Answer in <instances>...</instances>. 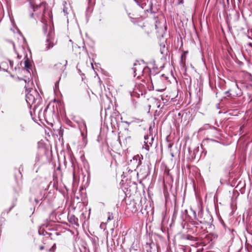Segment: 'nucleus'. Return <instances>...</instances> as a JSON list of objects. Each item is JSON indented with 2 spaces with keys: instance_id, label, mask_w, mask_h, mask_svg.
<instances>
[{
  "instance_id": "obj_3",
  "label": "nucleus",
  "mask_w": 252,
  "mask_h": 252,
  "mask_svg": "<svg viewBox=\"0 0 252 252\" xmlns=\"http://www.w3.org/2000/svg\"><path fill=\"white\" fill-rule=\"evenodd\" d=\"M54 32L50 29L49 31L47 38L46 39V48L47 49H49L52 48L54 45Z\"/></svg>"
},
{
  "instance_id": "obj_12",
  "label": "nucleus",
  "mask_w": 252,
  "mask_h": 252,
  "mask_svg": "<svg viewBox=\"0 0 252 252\" xmlns=\"http://www.w3.org/2000/svg\"><path fill=\"white\" fill-rule=\"evenodd\" d=\"M32 64L30 60L28 58H26V60L25 61V67L28 69L30 68Z\"/></svg>"
},
{
  "instance_id": "obj_10",
  "label": "nucleus",
  "mask_w": 252,
  "mask_h": 252,
  "mask_svg": "<svg viewBox=\"0 0 252 252\" xmlns=\"http://www.w3.org/2000/svg\"><path fill=\"white\" fill-rule=\"evenodd\" d=\"M186 53L187 52H184L181 56V64L182 65L183 67L186 66Z\"/></svg>"
},
{
  "instance_id": "obj_17",
  "label": "nucleus",
  "mask_w": 252,
  "mask_h": 252,
  "mask_svg": "<svg viewBox=\"0 0 252 252\" xmlns=\"http://www.w3.org/2000/svg\"><path fill=\"white\" fill-rule=\"evenodd\" d=\"M132 211L135 212L137 211V209L136 208H135L134 209V210H132Z\"/></svg>"
},
{
  "instance_id": "obj_9",
  "label": "nucleus",
  "mask_w": 252,
  "mask_h": 252,
  "mask_svg": "<svg viewBox=\"0 0 252 252\" xmlns=\"http://www.w3.org/2000/svg\"><path fill=\"white\" fill-rule=\"evenodd\" d=\"M15 129L18 133H21L25 131V127L22 124H17Z\"/></svg>"
},
{
  "instance_id": "obj_14",
  "label": "nucleus",
  "mask_w": 252,
  "mask_h": 252,
  "mask_svg": "<svg viewBox=\"0 0 252 252\" xmlns=\"http://www.w3.org/2000/svg\"><path fill=\"white\" fill-rule=\"evenodd\" d=\"M113 219V216L112 213H107V221L111 220Z\"/></svg>"
},
{
  "instance_id": "obj_11",
  "label": "nucleus",
  "mask_w": 252,
  "mask_h": 252,
  "mask_svg": "<svg viewBox=\"0 0 252 252\" xmlns=\"http://www.w3.org/2000/svg\"><path fill=\"white\" fill-rule=\"evenodd\" d=\"M165 89V87L163 86L162 87H159L158 85L157 84H155V90L158 92H162L164 91Z\"/></svg>"
},
{
  "instance_id": "obj_6",
  "label": "nucleus",
  "mask_w": 252,
  "mask_h": 252,
  "mask_svg": "<svg viewBox=\"0 0 252 252\" xmlns=\"http://www.w3.org/2000/svg\"><path fill=\"white\" fill-rule=\"evenodd\" d=\"M144 137L145 140L147 141H144V145L143 146V148L146 149L147 151H149L150 150V147L152 146L154 139L152 137L150 141H149L148 137L146 138V136H145Z\"/></svg>"
},
{
  "instance_id": "obj_4",
  "label": "nucleus",
  "mask_w": 252,
  "mask_h": 252,
  "mask_svg": "<svg viewBox=\"0 0 252 252\" xmlns=\"http://www.w3.org/2000/svg\"><path fill=\"white\" fill-rule=\"evenodd\" d=\"M67 63V61L66 60H63L62 62L55 64L53 69L57 72L61 73L65 70Z\"/></svg>"
},
{
  "instance_id": "obj_1",
  "label": "nucleus",
  "mask_w": 252,
  "mask_h": 252,
  "mask_svg": "<svg viewBox=\"0 0 252 252\" xmlns=\"http://www.w3.org/2000/svg\"><path fill=\"white\" fill-rule=\"evenodd\" d=\"M31 6L32 8L33 11L34 12H36L38 10L40 11H42L43 14H44L45 12L47 4L46 2L43 1L39 4H36L35 0H27Z\"/></svg>"
},
{
  "instance_id": "obj_8",
  "label": "nucleus",
  "mask_w": 252,
  "mask_h": 252,
  "mask_svg": "<svg viewBox=\"0 0 252 252\" xmlns=\"http://www.w3.org/2000/svg\"><path fill=\"white\" fill-rule=\"evenodd\" d=\"M69 222L72 224L79 226L78 219L74 215H72L68 217Z\"/></svg>"
},
{
  "instance_id": "obj_5",
  "label": "nucleus",
  "mask_w": 252,
  "mask_h": 252,
  "mask_svg": "<svg viewBox=\"0 0 252 252\" xmlns=\"http://www.w3.org/2000/svg\"><path fill=\"white\" fill-rule=\"evenodd\" d=\"M144 66L141 65L139 63H135L134 64V66L132 68V70L135 73L134 76L138 75V77H139L141 74L143 73L144 70Z\"/></svg>"
},
{
  "instance_id": "obj_13",
  "label": "nucleus",
  "mask_w": 252,
  "mask_h": 252,
  "mask_svg": "<svg viewBox=\"0 0 252 252\" xmlns=\"http://www.w3.org/2000/svg\"><path fill=\"white\" fill-rule=\"evenodd\" d=\"M41 21L44 24L43 30H44V31H46L47 30V24L46 23L47 22L43 18H42Z\"/></svg>"
},
{
  "instance_id": "obj_2",
  "label": "nucleus",
  "mask_w": 252,
  "mask_h": 252,
  "mask_svg": "<svg viewBox=\"0 0 252 252\" xmlns=\"http://www.w3.org/2000/svg\"><path fill=\"white\" fill-rule=\"evenodd\" d=\"M25 88L27 92L26 95V101L29 103L34 102L35 100V95H37V92L32 89H30V90L27 89L26 86Z\"/></svg>"
},
{
  "instance_id": "obj_16",
  "label": "nucleus",
  "mask_w": 252,
  "mask_h": 252,
  "mask_svg": "<svg viewBox=\"0 0 252 252\" xmlns=\"http://www.w3.org/2000/svg\"><path fill=\"white\" fill-rule=\"evenodd\" d=\"M87 94L89 96V100H90L91 98H90V94H89V93L88 92L87 93Z\"/></svg>"
},
{
  "instance_id": "obj_7",
  "label": "nucleus",
  "mask_w": 252,
  "mask_h": 252,
  "mask_svg": "<svg viewBox=\"0 0 252 252\" xmlns=\"http://www.w3.org/2000/svg\"><path fill=\"white\" fill-rule=\"evenodd\" d=\"M141 28L143 30L142 32L143 33L149 35L152 32L151 28L148 24H144L143 26H141Z\"/></svg>"
},
{
  "instance_id": "obj_18",
  "label": "nucleus",
  "mask_w": 252,
  "mask_h": 252,
  "mask_svg": "<svg viewBox=\"0 0 252 252\" xmlns=\"http://www.w3.org/2000/svg\"><path fill=\"white\" fill-rule=\"evenodd\" d=\"M43 249V246H41V247H40V250H42Z\"/></svg>"
},
{
  "instance_id": "obj_15",
  "label": "nucleus",
  "mask_w": 252,
  "mask_h": 252,
  "mask_svg": "<svg viewBox=\"0 0 252 252\" xmlns=\"http://www.w3.org/2000/svg\"><path fill=\"white\" fill-rule=\"evenodd\" d=\"M225 94H226L227 96L230 97L231 96V94L229 92V91L225 92Z\"/></svg>"
}]
</instances>
